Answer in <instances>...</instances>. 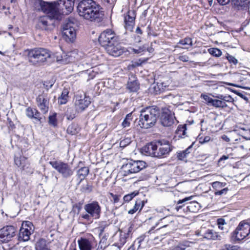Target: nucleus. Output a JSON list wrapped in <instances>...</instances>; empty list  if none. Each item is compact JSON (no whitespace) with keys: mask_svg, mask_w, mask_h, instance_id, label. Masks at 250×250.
<instances>
[{"mask_svg":"<svg viewBox=\"0 0 250 250\" xmlns=\"http://www.w3.org/2000/svg\"><path fill=\"white\" fill-rule=\"evenodd\" d=\"M46 14L47 16L40 17L38 19L37 26L42 30L50 32L54 29L55 23L54 20L57 19L51 17L47 14Z\"/></svg>","mask_w":250,"mask_h":250,"instance_id":"nucleus-11","label":"nucleus"},{"mask_svg":"<svg viewBox=\"0 0 250 250\" xmlns=\"http://www.w3.org/2000/svg\"><path fill=\"white\" fill-rule=\"evenodd\" d=\"M80 54H79V52L77 50H74L73 51H72L71 52H70V54L69 55V56L72 58V57H74V58H76V59H79V56L81 57V54H82V53L81 52H80Z\"/></svg>","mask_w":250,"mask_h":250,"instance_id":"nucleus-50","label":"nucleus"},{"mask_svg":"<svg viewBox=\"0 0 250 250\" xmlns=\"http://www.w3.org/2000/svg\"><path fill=\"white\" fill-rule=\"evenodd\" d=\"M35 109H32L31 107H28L26 109V115L30 118H33L34 111Z\"/></svg>","mask_w":250,"mask_h":250,"instance_id":"nucleus-48","label":"nucleus"},{"mask_svg":"<svg viewBox=\"0 0 250 250\" xmlns=\"http://www.w3.org/2000/svg\"><path fill=\"white\" fill-rule=\"evenodd\" d=\"M192 198V196H190V197H186L182 200H179L178 202H177V205H179V204H183L184 203H185L187 201H188L190 200H191Z\"/></svg>","mask_w":250,"mask_h":250,"instance_id":"nucleus-54","label":"nucleus"},{"mask_svg":"<svg viewBox=\"0 0 250 250\" xmlns=\"http://www.w3.org/2000/svg\"><path fill=\"white\" fill-rule=\"evenodd\" d=\"M127 88L132 92H136L139 88V85L136 81H129L127 83Z\"/></svg>","mask_w":250,"mask_h":250,"instance_id":"nucleus-33","label":"nucleus"},{"mask_svg":"<svg viewBox=\"0 0 250 250\" xmlns=\"http://www.w3.org/2000/svg\"><path fill=\"white\" fill-rule=\"evenodd\" d=\"M79 15L84 19L92 21L100 17V6L93 0H83L78 6Z\"/></svg>","mask_w":250,"mask_h":250,"instance_id":"nucleus-2","label":"nucleus"},{"mask_svg":"<svg viewBox=\"0 0 250 250\" xmlns=\"http://www.w3.org/2000/svg\"><path fill=\"white\" fill-rule=\"evenodd\" d=\"M220 100L224 101V102H226V103L228 104H229L232 102V98L230 96L220 95Z\"/></svg>","mask_w":250,"mask_h":250,"instance_id":"nucleus-44","label":"nucleus"},{"mask_svg":"<svg viewBox=\"0 0 250 250\" xmlns=\"http://www.w3.org/2000/svg\"><path fill=\"white\" fill-rule=\"evenodd\" d=\"M137 193H135L133 192L130 194H127L124 197V201L125 202H128L131 201L136 195H137Z\"/></svg>","mask_w":250,"mask_h":250,"instance_id":"nucleus-41","label":"nucleus"},{"mask_svg":"<svg viewBox=\"0 0 250 250\" xmlns=\"http://www.w3.org/2000/svg\"><path fill=\"white\" fill-rule=\"evenodd\" d=\"M135 16L133 11H128L125 17V28L126 30H131L134 25Z\"/></svg>","mask_w":250,"mask_h":250,"instance_id":"nucleus-20","label":"nucleus"},{"mask_svg":"<svg viewBox=\"0 0 250 250\" xmlns=\"http://www.w3.org/2000/svg\"><path fill=\"white\" fill-rule=\"evenodd\" d=\"M33 231H29L27 229L21 228L19 233V239L20 241H27L29 240L30 236Z\"/></svg>","mask_w":250,"mask_h":250,"instance_id":"nucleus-23","label":"nucleus"},{"mask_svg":"<svg viewBox=\"0 0 250 250\" xmlns=\"http://www.w3.org/2000/svg\"><path fill=\"white\" fill-rule=\"evenodd\" d=\"M92 186L89 185L88 184H86L83 187V191L84 192H89L92 191Z\"/></svg>","mask_w":250,"mask_h":250,"instance_id":"nucleus-51","label":"nucleus"},{"mask_svg":"<svg viewBox=\"0 0 250 250\" xmlns=\"http://www.w3.org/2000/svg\"><path fill=\"white\" fill-rule=\"evenodd\" d=\"M21 228L27 229L29 231H34V227L32 222L28 221H24L21 225Z\"/></svg>","mask_w":250,"mask_h":250,"instance_id":"nucleus-36","label":"nucleus"},{"mask_svg":"<svg viewBox=\"0 0 250 250\" xmlns=\"http://www.w3.org/2000/svg\"><path fill=\"white\" fill-rule=\"evenodd\" d=\"M226 58L230 63L236 64L238 62L237 59L234 57L229 55L228 53H227Z\"/></svg>","mask_w":250,"mask_h":250,"instance_id":"nucleus-46","label":"nucleus"},{"mask_svg":"<svg viewBox=\"0 0 250 250\" xmlns=\"http://www.w3.org/2000/svg\"><path fill=\"white\" fill-rule=\"evenodd\" d=\"M241 5L247 4L250 3V0H238Z\"/></svg>","mask_w":250,"mask_h":250,"instance_id":"nucleus-60","label":"nucleus"},{"mask_svg":"<svg viewBox=\"0 0 250 250\" xmlns=\"http://www.w3.org/2000/svg\"><path fill=\"white\" fill-rule=\"evenodd\" d=\"M104 2H106L109 5L112 6L113 5H114L116 0H104Z\"/></svg>","mask_w":250,"mask_h":250,"instance_id":"nucleus-59","label":"nucleus"},{"mask_svg":"<svg viewBox=\"0 0 250 250\" xmlns=\"http://www.w3.org/2000/svg\"><path fill=\"white\" fill-rule=\"evenodd\" d=\"M131 143V139L129 138H126L122 140L120 143V146L122 147H125Z\"/></svg>","mask_w":250,"mask_h":250,"instance_id":"nucleus-45","label":"nucleus"},{"mask_svg":"<svg viewBox=\"0 0 250 250\" xmlns=\"http://www.w3.org/2000/svg\"><path fill=\"white\" fill-rule=\"evenodd\" d=\"M15 228L12 226L3 227L0 229V241L8 242L15 235Z\"/></svg>","mask_w":250,"mask_h":250,"instance_id":"nucleus-14","label":"nucleus"},{"mask_svg":"<svg viewBox=\"0 0 250 250\" xmlns=\"http://www.w3.org/2000/svg\"><path fill=\"white\" fill-rule=\"evenodd\" d=\"M36 250H50L47 247L45 241L43 240H40L36 243Z\"/></svg>","mask_w":250,"mask_h":250,"instance_id":"nucleus-35","label":"nucleus"},{"mask_svg":"<svg viewBox=\"0 0 250 250\" xmlns=\"http://www.w3.org/2000/svg\"><path fill=\"white\" fill-rule=\"evenodd\" d=\"M38 2L44 13L58 20L61 19L62 15H67L71 12L74 6V2L72 0H59L52 2L39 0Z\"/></svg>","mask_w":250,"mask_h":250,"instance_id":"nucleus-1","label":"nucleus"},{"mask_svg":"<svg viewBox=\"0 0 250 250\" xmlns=\"http://www.w3.org/2000/svg\"><path fill=\"white\" fill-rule=\"evenodd\" d=\"M228 190L229 189H228V188H223V189L220 190V195H221L223 194H226V193L228 192Z\"/></svg>","mask_w":250,"mask_h":250,"instance_id":"nucleus-62","label":"nucleus"},{"mask_svg":"<svg viewBox=\"0 0 250 250\" xmlns=\"http://www.w3.org/2000/svg\"><path fill=\"white\" fill-rule=\"evenodd\" d=\"M174 114L168 109L163 110L160 115V121L163 126H169L174 123Z\"/></svg>","mask_w":250,"mask_h":250,"instance_id":"nucleus-15","label":"nucleus"},{"mask_svg":"<svg viewBox=\"0 0 250 250\" xmlns=\"http://www.w3.org/2000/svg\"><path fill=\"white\" fill-rule=\"evenodd\" d=\"M243 131L241 133L242 136L246 140H250V128H241Z\"/></svg>","mask_w":250,"mask_h":250,"instance_id":"nucleus-39","label":"nucleus"},{"mask_svg":"<svg viewBox=\"0 0 250 250\" xmlns=\"http://www.w3.org/2000/svg\"><path fill=\"white\" fill-rule=\"evenodd\" d=\"M220 33H221L222 34L221 36H227V37H229L230 36V35L229 33L228 32H220Z\"/></svg>","mask_w":250,"mask_h":250,"instance_id":"nucleus-64","label":"nucleus"},{"mask_svg":"<svg viewBox=\"0 0 250 250\" xmlns=\"http://www.w3.org/2000/svg\"><path fill=\"white\" fill-rule=\"evenodd\" d=\"M196 235L203 236L204 238L208 239H214L216 237L213 235V231L211 230H208L206 233H203L202 230H201L200 231L196 232Z\"/></svg>","mask_w":250,"mask_h":250,"instance_id":"nucleus-31","label":"nucleus"},{"mask_svg":"<svg viewBox=\"0 0 250 250\" xmlns=\"http://www.w3.org/2000/svg\"><path fill=\"white\" fill-rule=\"evenodd\" d=\"M131 120V113H129L127 114V115L125 117V118L124 119L122 123L123 127L124 128L129 127Z\"/></svg>","mask_w":250,"mask_h":250,"instance_id":"nucleus-37","label":"nucleus"},{"mask_svg":"<svg viewBox=\"0 0 250 250\" xmlns=\"http://www.w3.org/2000/svg\"><path fill=\"white\" fill-rule=\"evenodd\" d=\"M229 229V225L225 222V220L220 218V230H222L223 233L228 232Z\"/></svg>","mask_w":250,"mask_h":250,"instance_id":"nucleus-34","label":"nucleus"},{"mask_svg":"<svg viewBox=\"0 0 250 250\" xmlns=\"http://www.w3.org/2000/svg\"><path fill=\"white\" fill-rule=\"evenodd\" d=\"M76 24L68 19L65 21L62 26V35L64 40L67 42H73L76 38Z\"/></svg>","mask_w":250,"mask_h":250,"instance_id":"nucleus-8","label":"nucleus"},{"mask_svg":"<svg viewBox=\"0 0 250 250\" xmlns=\"http://www.w3.org/2000/svg\"><path fill=\"white\" fill-rule=\"evenodd\" d=\"M14 162L15 165L22 170H26L29 168V164L25 157L15 156Z\"/></svg>","mask_w":250,"mask_h":250,"instance_id":"nucleus-19","label":"nucleus"},{"mask_svg":"<svg viewBox=\"0 0 250 250\" xmlns=\"http://www.w3.org/2000/svg\"><path fill=\"white\" fill-rule=\"evenodd\" d=\"M78 244L80 250H92L93 248L92 242L86 238H81Z\"/></svg>","mask_w":250,"mask_h":250,"instance_id":"nucleus-22","label":"nucleus"},{"mask_svg":"<svg viewBox=\"0 0 250 250\" xmlns=\"http://www.w3.org/2000/svg\"><path fill=\"white\" fill-rule=\"evenodd\" d=\"M179 44L182 45H192V41L189 38H186L183 40H182L179 42Z\"/></svg>","mask_w":250,"mask_h":250,"instance_id":"nucleus-42","label":"nucleus"},{"mask_svg":"<svg viewBox=\"0 0 250 250\" xmlns=\"http://www.w3.org/2000/svg\"><path fill=\"white\" fill-rule=\"evenodd\" d=\"M208 52L213 56H219V49L216 48H211L208 49Z\"/></svg>","mask_w":250,"mask_h":250,"instance_id":"nucleus-47","label":"nucleus"},{"mask_svg":"<svg viewBox=\"0 0 250 250\" xmlns=\"http://www.w3.org/2000/svg\"><path fill=\"white\" fill-rule=\"evenodd\" d=\"M90 101L85 95L76 96V101L75 102V106L78 109V111L82 112L90 104Z\"/></svg>","mask_w":250,"mask_h":250,"instance_id":"nucleus-16","label":"nucleus"},{"mask_svg":"<svg viewBox=\"0 0 250 250\" xmlns=\"http://www.w3.org/2000/svg\"><path fill=\"white\" fill-rule=\"evenodd\" d=\"M199 204L197 202H191L188 204V206L185 208V205L177 206L176 209L179 211L183 208L184 211H189L191 212H196L199 210Z\"/></svg>","mask_w":250,"mask_h":250,"instance_id":"nucleus-18","label":"nucleus"},{"mask_svg":"<svg viewBox=\"0 0 250 250\" xmlns=\"http://www.w3.org/2000/svg\"><path fill=\"white\" fill-rule=\"evenodd\" d=\"M201 97L208 103L209 105H212L215 107H219V101L213 99L208 95L202 94Z\"/></svg>","mask_w":250,"mask_h":250,"instance_id":"nucleus-27","label":"nucleus"},{"mask_svg":"<svg viewBox=\"0 0 250 250\" xmlns=\"http://www.w3.org/2000/svg\"><path fill=\"white\" fill-rule=\"evenodd\" d=\"M160 112L156 106L147 107L141 110L139 125L142 128H148L153 126L156 122Z\"/></svg>","mask_w":250,"mask_h":250,"instance_id":"nucleus-3","label":"nucleus"},{"mask_svg":"<svg viewBox=\"0 0 250 250\" xmlns=\"http://www.w3.org/2000/svg\"><path fill=\"white\" fill-rule=\"evenodd\" d=\"M80 130L78 125L76 124H72L68 126L67 129V132L71 135H75L79 132Z\"/></svg>","mask_w":250,"mask_h":250,"instance_id":"nucleus-30","label":"nucleus"},{"mask_svg":"<svg viewBox=\"0 0 250 250\" xmlns=\"http://www.w3.org/2000/svg\"><path fill=\"white\" fill-rule=\"evenodd\" d=\"M238 247L237 246H230V245H225V249L223 250H238Z\"/></svg>","mask_w":250,"mask_h":250,"instance_id":"nucleus-52","label":"nucleus"},{"mask_svg":"<svg viewBox=\"0 0 250 250\" xmlns=\"http://www.w3.org/2000/svg\"><path fill=\"white\" fill-rule=\"evenodd\" d=\"M57 114L56 113H53L50 115L49 117V124L53 126H56L57 125Z\"/></svg>","mask_w":250,"mask_h":250,"instance_id":"nucleus-38","label":"nucleus"},{"mask_svg":"<svg viewBox=\"0 0 250 250\" xmlns=\"http://www.w3.org/2000/svg\"><path fill=\"white\" fill-rule=\"evenodd\" d=\"M37 105L41 111L43 113H46L49 109V97L46 93H42L38 95L36 99Z\"/></svg>","mask_w":250,"mask_h":250,"instance_id":"nucleus-13","label":"nucleus"},{"mask_svg":"<svg viewBox=\"0 0 250 250\" xmlns=\"http://www.w3.org/2000/svg\"><path fill=\"white\" fill-rule=\"evenodd\" d=\"M250 234V224L245 221L241 222L233 233V237L237 241L244 239Z\"/></svg>","mask_w":250,"mask_h":250,"instance_id":"nucleus-10","label":"nucleus"},{"mask_svg":"<svg viewBox=\"0 0 250 250\" xmlns=\"http://www.w3.org/2000/svg\"><path fill=\"white\" fill-rule=\"evenodd\" d=\"M155 146H156L155 154V157H166L172 150V148L169 142L165 140H160L156 142Z\"/></svg>","mask_w":250,"mask_h":250,"instance_id":"nucleus-12","label":"nucleus"},{"mask_svg":"<svg viewBox=\"0 0 250 250\" xmlns=\"http://www.w3.org/2000/svg\"><path fill=\"white\" fill-rule=\"evenodd\" d=\"M79 112L75 106L69 107L65 112V116L68 120H71L76 117L77 113Z\"/></svg>","mask_w":250,"mask_h":250,"instance_id":"nucleus-24","label":"nucleus"},{"mask_svg":"<svg viewBox=\"0 0 250 250\" xmlns=\"http://www.w3.org/2000/svg\"><path fill=\"white\" fill-rule=\"evenodd\" d=\"M228 106V104L226 103V102H224V101H220V107H224Z\"/></svg>","mask_w":250,"mask_h":250,"instance_id":"nucleus-61","label":"nucleus"},{"mask_svg":"<svg viewBox=\"0 0 250 250\" xmlns=\"http://www.w3.org/2000/svg\"><path fill=\"white\" fill-rule=\"evenodd\" d=\"M28 62L32 64L40 65L52 58L53 53L43 48H35L27 50Z\"/></svg>","mask_w":250,"mask_h":250,"instance_id":"nucleus-4","label":"nucleus"},{"mask_svg":"<svg viewBox=\"0 0 250 250\" xmlns=\"http://www.w3.org/2000/svg\"><path fill=\"white\" fill-rule=\"evenodd\" d=\"M189 246L188 242H186L183 244H180L177 246L175 248L174 250H185Z\"/></svg>","mask_w":250,"mask_h":250,"instance_id":"nucleus-43","label":"nucleus"},{"mask_svg":"<svg viewBox=\"0 0 250 250\" xmlns=\"http://www.w3.org/2000/svg\"><path fill=\"white\" fill-rule=\"evenodd\" d=\"M105 49L110 55L115 57L122 55L125 51V48L119 43V41L114 44L108 45Z\"/></svg>","mask_w":250,"mask_h":250,"instance_id":"nucleus-17","label":"nucleus"},{"mask_svg":"<svg viewBox=\"0 0 250 250\" xmlns=\"http://www.w3.org/2000/svg\"><path fill=\"white\" fill-rule=\"evenodd\" d=\"M235 93H236V94L237 95L240 97L241 98H242L245 101H248V97L247 96H246L245 95H244L242 93L239 92V91H235Z\"/></svg>","mask_w":250,"mask_h":250,"instance_id":"nucleus-57","label":"nucleus"},{"mask_svg":"<svg viewBox=\"0 0 250 250\" xmlns=\"http://www.w3.org/2000/svg\"><path fill=\"white\" fill-rule=\"evenodd\" d=\"M33 118H34L38 121H40L41 119L40 114L36 109H35V111H34Z\"/></svg>","mask_w":250,"mask_h":250,"instance_id":"nucleus-56","label":"nucleus"},{"mask_svg":"<svg viewBox=\"0 0 250 250\" xmlns=\"http://www.w3.org/2000/svg\"><path fill=\"white\" fill-rule=\"evenodd\" d=\"M69 91L67 89L64 88L61 94V95L58 98V103L60 104H65L68 98Z\"/></svg>","mask_w":250,"mask_h":250,"instance_id":"nucleus-28","label":"nucleus"},{"mask_svg":"<svg viewBox=\"0 0 250 250\" xmlns=\"http://www.w3.org/2000/svg\"><path fill=\"white\" fill-rule=\"evenodd\" d=\"M110 196L112 198L114 203H118L120 199V196L115 195L113 193H110Z\"/></svg>","mask_w":250,"mask_h":250,"instance_id":"nucleus-55","label":"nucleus"},{"mask_svg":"<svg viewBox=\"0 0 250 250\" xmlns=\"http://www.w3.org/2000/svg\"><path fill=\"white\" fill-rule=\"evenodd\" d=\"M236 134L235 131H230L227 133L226 134H224L221 136V138L226 142H236L238 141L240 138H235L234 136Z\"/></svg>","mask_w":250,"mask_h":250,"instance_id":"nucleus-25","label":"nucleus"},{"mask_svg":"<svg viewBox=\"0 0 250 250\" xmlns=\"http://www.w3.org/2000/svg\"><path fill=\"white\" fill-rule=\"evenodd\" d=\"M98 40L101 45L105 48L116 43L117 41H119V38L113 30L107 29L101 33Z\"/></svg>","mask_w":250,"mask_h":250,"instance_id":"nucleus-9","label":"nucleus"},{"mask_svg":"<svg viewBox=\"0 0 250 250\" xmlns=\"http://www.w3.org/2000/svg\"><path fill=\"white\" fill-rule=\"evenodd\" d=\"M179 59L183 62H187L189 61V57L186 55H181L179 56Z\"/></svg>","mask_w":250,"mask_h":250,"instance_id":"nucleus-53","label":"nucleus"},{"mask_svg":"<svg viewBox=\"0 0 250 250\" xmlns=\"http://www.w3.org/2000/svg\"><path fill=\"white\" fill-rule=\"evenodd\" d=\"M156 142H152L147 144L142 148V153L147 156L155 157L156 146Z\"/></svg>","mask_w":250,"mask_h":250,"instance_id":"nucleus-21","label":"nucleus"},{"mask_svg":"<svg viewBox=\"0 0 250 250\" xmlns=\"http://www.w3.org/2000/svg\"><path fill=\"white\" fill-rule=\"evenodd\" d=\"M146 167V164L144 161L131 160L122 166V172L124 176H127L130 174L137 173Z\"/></svg>","mask_w":250,"mask_h":250,"instance_id":"nucleus-7","label":"nucleus"},{"mask_svg":"<svg viewBox=\"0 0 250 250\" xmlns=\"http://www.w3.org/2000/svg\"><path fill=\"white\" fill-rule=\"evenodd\" d=\"M167 85L164 83H157L153 87L154 90L156 94L163 92Z\"/></svg>","mask_w":250,"mask_h":250,"instance_id":"nucleus-32","label":"nucleus"},{"mask_svg":"<svg viewBox=\"0 0 250 250\" xmlns=\"http://www.w3.org/2000/svg\"><path fill=\"white\" fill-rule=\"evenodd\" d=\"M49 163L63 178H69L74 173V169L73 168L72 165L68 163L56 160L50 161Z\"/></svg>","mask_w":250,"mask_h":250,"instance_id":"nucleus-6","label":"nucleus"},{"mask_svg":"<svg viewBox=\"0 0 250 250\" xmlns=\"http://www.w3.org/2000/svg\"><path fill=\"white\" fill-rule=\"evenodd\" d=\"M58 53H56L55 54H53V56L52 58H51L50 59H51V60L53 61H55V60L57 62L63 61L62 56L61 55L59 56V55H58Z\"/></svg>","mask_w":250,"mask_h":250,"instance_id":"nucleus-49","label":"nucleus"},{"mask_svg":"<svg viewBox=\"0 0 250 250\" xmlns=\"http://www.w3.org/2000/svg\"><path fill=\"white\" fill-rule=\"evenodd\" d=\"M210 138L209 136H206L203 139H202V138H200L199 139L200 142L201 144L207 143V142H208L210 140Z\"/></svg>","mask_w":250,"mask_h":250,"instance_id":"nucleus-58","label":"nucleus"},{"mask_svg":"<svg viewBox=\"0 0 250 250\" xmlns=\"http://www.w3.org/2000/svg\"><path fill=\"white\" fill-rule=\"evenodd\" d=\"M191 146H189L188 148H187L184 151H183L181 152H180L178 155V157L179 159L182 160V159H184V158H185L186 157L187 155L190 153L189 150L191 149Z\"/></svg>","mask_w":250,"mask_h":250,"instance_id":"nucleus-40","label":"nucleus"},{"mask_svg":"<svg viewBox=\"0 0 250 250\" xmlns=\"http://www.w3.org/2000/svg\"><path fill=\"white\" fill-rule=\"evenodd\" d=\"M144 206V203L141 200H137L136 201L135 205L132 209L128 210V213L130 214H133L135 213L138 210L140 211L142 209Z\"/></svg>","mask_w":250,"mask_h":250,"instance_id":"nucleus-26","label":"nucleus"},{"mask_svg":"<svg viewBox=\"0 0 250 250\" xmlns=\"http://www.w3.org/2000/svg\"><path fill=\"white\" fill-rule=\"evenodd\" d=\"M88 167H84L81 168L78 170L77 175L81 180H82L88 175Z\"/></svg>","mask_w":250,"mask_h":250,"instance_id":"nucleus-29","label":"nucleus"},{"mask_svg":"<svg viewBox=\"0 0 250 250\" xmlns=\"http://www.w3.org/2000/svg\"><path fill=\"white\" fill-rule=\"evenodd\" d=\"M230 0H220V5H226L229 3Z\"/></svg>","mask_w":250,"mask_h":250,"instance_id":"nucleus-63","label":"nucleus"},{"mask_svg":"<svg viewBox=\"0 0 250 250\" xmlns=\"http://www.w3.org/2000/svg\"><path fill=\"white\" fill-rule=\"evenodd\" d=\"M86 213H82L80 217L86 221L98 219L100 218L102 213V208L99 203L96 201L87 203L83 206Z\"/></svg>","mask_w":250,"mask_h":250,"instance_id":"nucleus-5","label":"nucleus"}]
</instances>
